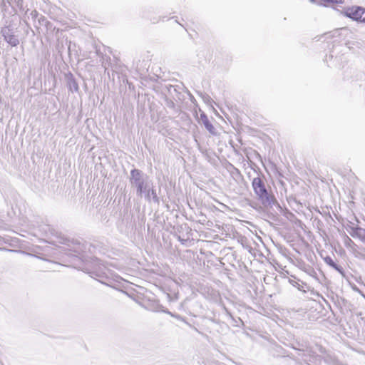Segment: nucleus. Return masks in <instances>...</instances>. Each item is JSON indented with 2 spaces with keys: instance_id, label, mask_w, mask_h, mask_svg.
Wrapping results in <instances>:
<instances>
[{
  "instance_id": "obj_5",
  "label": "nucleus",
  "mask_w": 365,
  "mask_h": 365,
  "mask_svg": "<svg viewBox=\"0 0 365 365\" xmlns=\"http://www.w3.org/2000/svg\"><path fill=\"white\" fill-rule=\"evenodd\" d=\"M205 127L207 128V129L210 131V132H213L214 130V127L213 125L209 122V120H206L205 121Z\"/></svg>"
},
{
  "instance_id": "obj_6",
  "label": "nucleus",
  "mask_w": 365,
  "mask_h": 365,
  "mask_svg": "<svg viewBox=\"0 0 365 365\" xmlns=\"http://www.w3.org/2000/svg\"><path fill=\"white\" fill-rule=\"evenodd\" d=\"M324 2L327 3H335V4H340L342 3L344 0H322Z\"/></svg>"
},
{
  "instance_id": "obj_7",
  "label": "nucleus",
  "mask_w": 365,
  "mask_h": 365,
  "mask_svg": "<svg viewBox=\"0 0 365 365\" xmlns=\"http://www.w3.org/2000/svg\"><path fill=\"white\" fill-rule=\"evenodd\" d=\"M131 174L133 176H135V175H139L140 172L138 170H132Z\"/></svg>"
},
{
  "instance_id": "obj_1",
  "label": "nucleus",
  "mask_w": 365,
  "mask_h": 365,
  "mask_svg": "<svg viewBox=\"0 0 365 365\" xmlns=\"http://www.w3.org/2000/svg\"><path fill=\"white\" fill-rule=\"evenodd\" d=\"M343 14L354 21L365 23V8L358 6H349L344 8Z\"/></svg>"
},
{
  "instance_id": "obj_4",
  "label": "nucleus",
  "mask_w": 365,
  "mask_h": 365,
  "mask_svg": "<svg viewBox=\"0 0 365 365\" xmlns=\"http://www.w3.org/2000/svg\"><path fill=\"white\" fill-rule=\"evenodd\" d=\"M324 262L329 266H331V267L336 269H338V267H337V265L334 262V260L331 259V257H326L324 259Z\"/></svg>"
},
{
  "instance_id": "obj_2",
  "label": "nucleus",
  "mask_w": 365,
  "mask_h": 365,
  "mask_svg": "<svg viewBox=\"0 0 365 365\" xmlns=\"http://www.w3.org/2000/svg\"><path fill=\"white\" fill-rule=\"evenodd\" d=\"M252 185L255 192L259 198L264 199L267 197V191L260 178H255L252 180Z\"/></svg>"
},
{
  "instance_id": "obj_9",
  "label": "nucleus",
  "mask_w": 365,
  "mask_h": 365,
  "mask_svg": "<svg viewBox=\"0 0 365 365\" xmlns=\"http://www.w3.org/2000/svg\"><path fill=\"white\" fill-rule=\"evenodd\" d=\"M139 190H140V192H141V190H142L141 186H140Z\"/></svg>"
},
{
  "instance_id": "obj_3",
  "label": "nucleus",
  "mask_w": 365,
  "mask_h": 365,
  "mask_svg": "<svg viewBox=\"0 0 365 365\" xmlns=\"http://www.w3.org/2000/svg\"><path fill=\"white\" fill-rule=\"evenodd\" d=\"M4 36L5 40L12 46H16L19 44V39L16 37L15 35L10 33V31L8 30L7 32H4Z\"/></svg>"
},
{
  "instance_id": "obj_8",
  "label": "nucleus",
  "mask_w": 365,
  "mask_h": 365,
  "mask_svg": "<svg viewBox=\"0 0 365 365\" xmlns=\"http://www.w3.org/2000/svg\"><path fill=\"white\" fill-rule=\"evenodd\" d=\"M357 231H358V232H359V235H361V232H365V230H362V229H361V228L358 229V230H357Z\"/></svg>"
}]
</instances>
